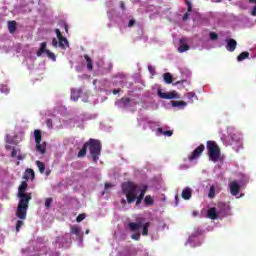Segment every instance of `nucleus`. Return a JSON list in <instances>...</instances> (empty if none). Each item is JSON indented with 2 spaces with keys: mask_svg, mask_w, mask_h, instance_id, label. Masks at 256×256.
Listing matches in <instances>:
<instances>
[{
  "mask_svg": "<svg viewBox=\"0 0 256 256\" xmlns=\"http://www.w3.org/2000/svg\"><path fill=\"white\" fill-rule=\"evenodd\" d=\"M183 83H187V80L177 81L173 85H183Z\"/></svg>",
  "mask_w": 256,
  "mask_h": 256,
  "instance_id": "43",
  "label": "nucleus"
},
{
  "mask_svg": "<svg viewBox=\"0 0 256 256\" xmlns=\"http://www.w3.org/2000/svg\"><path fill=\"white\" fill-rule=\"evenodd\" d=\"M207 217L208 219H212V221H215V219H219V213L217 212V208L212 207L208 209Z\"/></svg>",
  "mask_w": 256,
  "mask_h": 256,
  "instance_id": "13",
  "label": "nucleus"
},
{
  "mask_svg": "<svg viewBox=\"0 0 256 256\" xmlns=\"http://www.w3.org/2000/svg\"><path fill=\"white\" fill-rule=\"evenodd\" d=\"M157 133H160V135H163L165 131H163V128H157Z\"/></svg>",
  "mask_w": 256,
  "mask_h": 256,
  "instance_id": "46",
  "label": "nucleus"
},
{
  "mask_svg": "<svg viewBox=\"0 0 256 256\" xmlns=\"http://www.w3.org/2000/svg\"><path fill=\"white\" fill-rule=\"evenodd\" d=\"M5 149H6L7 151H9V150L12 149V147H11V145H6V146H5Z\"/></svg>",
  "mask_w": 256,
  "mask_h": 256,
  "instance_id": "55",
  "label": "nucleus"
},
{
  "mask_svg": "<svg viewBox=\"0 0 256 256\" xmlns=\"http://www.w3.org/2000/svg\"><path fill=\"white\" fill-rule=\"evenodd\" d=\"M153 203H155L153 197H151V195H146L144 198V205H146L147 207H151Z\"/></svg>",
  "mask_w": 256,
  "mask_h": 256,
  "instance_id": "22",
  "label": "nucleus"
},
{
  "mask_svg": "<svg viewBox=\"0 0 256 256\" xmlns=\"http://www.w3.org/2000/svg\"><path fill=\"white\" fill-rule=\"evenodd\" d=\"M121 189L123 195H125L127 199L128 205H131L136 201V205L139 206L140 203H143L145 193H147L149 186L146 184L139 185L133 181H127L122 183Z\"/></svg>",
  "mask_w": 256,
  "mask_h": 256,
  "instance_id": "1",
  "label": "nucleus"
},
{
  "mask_svg": "<svg viewBox=\"0 0 256 256\" xmlns=\"http://www.w3.org/2000/svg\"><path fill=\"white\" fill-rule=\"evenodd\" d=\"M46 125L49 129H53V120L51 118H48L46 120Z\"/></svg>",
  "mask_w": 256,
  "mask_h": 256,
  "instance_id": "36",
  "label": "nucleus"
},
{
  "mask_svg": "<svg viewBox=\"0 0 256 256\" xmlns=\"http://www.w3.org/2000/svg\"><path fill=\"white\" fill-rule=\"evenodd\" d=\"M87 142L83 145L82 149L78 152V157H85V155H87Z\"/></svg>",
  "mask_w": 256,
  "mask_h": 256,
  "instance_id": "25",
  "label": "nucleus"
},
{
  "mask_svg": "<svg viewBox=\"0 0 256 256\" xmlns=\"http://www.w3.org/2000/svg\"><path fill=\"white\" fill-rule=\"evenodd\" d=\"M148 71L150 73H153L155 71V68H153V66H148Z\"/></svg>",
  "mask_w": 256,
  "mask_h": 256,
  "instance_id": "47",
  "label": "nucleus"
},
{
  "mask_svg": "<svg viewBox=\"0 0 256 256\" xmlns=\"http://www.w3.org/2000/svg\"><path fill=\"white\" fill-rule=\"evenodd\" d=\"M86 235H89V230H86Z\"/></svg>",
  "mask_w": 256,
  "mask_h": 256,
  "instance_id": "62",
  "label": "nucleus"
},
{
  "mask_svg": "<svg viewBox=\"0 0 256 256\" xmlns=\"http://www.w3.org/2000/svg\"><path fill=\"white\" fill-rule=\"evenodd\" d=\"M85 217H87V215L85 214H79L76 218L77 223H81V221H83L85 219Z\"/></svg>",
  "mask_w": 256,
  "mask_h": 256,
  "instance_id": "35",
  "label": "nucleus"
},
{
  "mask_svg": "<svg viewBox=\"0 0 256 256\" xmlns=\"http://www.w3.org/2000/svg\"><path fill=\"white\" fill-rule=\"evenodd\" d=\"M131 237L132 239H134V241H139V239H141V234L140 233L133 234Z\"/></svg>",
  "mask_w": 256,
  "mask_h": 256,
  "instance_id": "38",
  "label": "nucleus"
},
{
  "mask_svg": "<svg viewBox=\"0 0 256 256\" xmlns=\"http://www.w3.org/2000/svg\"><path fill=\"white\" fill-rule=\"evenodd\" d=\"M158 96L160 97V99H177V93L175 92L165 93L161 90H158Z\"/></svg>",
  "mask_w": 256,
  "mask_h": 256,
  "instance_id": "11",
  "label": "nucleus"
},
{
  "mask_svg": "<svg viewBox=\"0 0 256 256\" xmlns=\"http://www.w3.org/2000/svg\"><path fill=\"white\" fill-rule=\"evenodd\" d=\"M183 21H187V19H189V13L186 12L184 15H183Z\"/></svg>",
  "mask_w": 256,
  "mask_h": 256,
  "instance_id": "44",
  "label": "nucleus"
},
{
  "mask_svg": "<svg viewBox=\"0 0 256 256\" xmlns=\"http://www.w3.org/2000/svg\"><path fill=\"white\" fill-rule=\"evenodd\" d=\"M163 135H165L166 137H171L173 135V130L164 131Z\"/></svg>",
  "mask_w": 256,
  "mask_h": 256,
  "instance_id": "39",
  "label": "nucleus"
},
{
  "mask_svg": "<svg viewBox=\"0 0 256 256\" xmlns=\"http://www.w3.org/2000/svg\"><path fill=\"white\" fill-rule=\"evenodd\" d=\"M25 157H27V154H20L17 156L18 161H23V159H25Z\"/></svg>",
  "mask_w": 256,
  "mask_h": 256,
  "instance_id": "40",
  "label": "nucleus"
},
{
  "mask_svg": "<svg viewBox=\"0 0 256 256\" xmlns=\"http://www.w3.org/2000/svg\"><path fill=\"white\" fill-rule=\"evenodd\" d=\"M251 15H253V17H256V6L253 8Z\"/></svg>",
  "mask_w": 256,
  "mask_h": 256,
  "instance_id": "48",
  "label": "nucleus"
},
{
  "mask_svg": "<svg viewBox=\"0 0 256 256\" xmlns=\"http://www.w3.org/2000/svg\"><path fill=\"white\" fill-rule=\"evenodd\" d=\"M35 143H41L43 136L41 130H34Z\"/></svg>",
  "mask_w": 256,
  "mask_h": 256,
  "instance_id": "21",
  "label": "nucleus"
},
{
  "mask_svg": "<svg viewBox=\"0 0 256 256\" xmlns=\"http://www.w3.org/2000/svg\"><path fill=\"white\" fill-rule=\"evenodd\" d=\"M52 45H53V47H58L59 41H57V38H54V39L52 40Z\"/></svg>",
  "mask_w": 256,
  "mask_h": 256,
  "instance_id": "41",
  "label": "nucleus"
},
{
  "mask_svg": "<svg viewBox=\"0 0 256 256\" xmlns=\"http://www.w3.org/2000/svg\"><path fill=\"white\" fill-rule=\"evenodd\" d=\"M197 235H201V232L198 231V232H196V234H192L191 237H197Z\"/></svg>",
  "mask_w": 256,
  "mask_h": 256,
  "instance_id": "54",
  "label": "nucleus"
},
{
  "mask_svg": "<svg viewBox=\"0 0 256 256\" xmlns=\"http://www.w3.org/2000/svg\"><path fill=\"white\" fill-rule=\"evenodd\" d=\"M121 205H127V198H126V200L125 199L121 200Z\"/></svg>",
  "mask_w": 256,
  "mask_h": 256,
  "instance_id": "51",
  "label": "nucleus"
},
{
  "mask_svg": "<svg viewBox=\"0 0 256 256\" xmlns=\"http://www.w3.org/2000/svg\"><path fill=\"white\" fill-rule=\"evenodd\" d=\"M172 107H187V102L183 100L172 101Z\"/></svg>",
  "mask_w": 256,
  "mask_h": 256,
  "instance_id": "23",
  "label": "nucleus"
},
{
  "mask_svg": "<svg viewBox=\"0 0 256 256\" xmlns=\"http://www.w3.org/2000/svg\"><path fill=\"white\" fill-rule=\"evenodd\" d=\"M179 43H180V46L178 47L179 53H185V51H189L190 47H189V44H187L186 38H180Z\"/></svg>",
  "mask_w": 256,
  "mask_h": 256,
  "instance_id": "10",
  "label": "nucleus"
},
{
  "mask_svg": "<svg viewBox=\"0 0 256 256\" xmlns=\"http://www.w3.org/2000/svg\"><path fill=\"white\" fill-rule=\"evenodd\" d=\"M210 39H211V41H215V40L219 39V35H217V33H215V32H210Z\"/></svg>",
  "mask_w": 256,
  "mask_h": 256,
  "instance_id": "34",
  "label": "nucleus"
},
{
  "mask_svg": "<svg viewBox=\"0 0 256 256\" xmlns=\"http://www.w3.org/2000/svg\"><path fill=\"white\" fill-rule=\"evenodd\" d=\"M216 3H221V0H215Z\"/></svg>",
  "mask_w": 256,
  "mask_h": 256,
  "instance_id": "60",
  "label": "nucleus"
},
{
  "mask_svg": "<svg viewBox=\"0 0 256 256\" xmlns=\"http://www.w3.org/2000/svg\"><path fill=\"white\" fill-rule=\"evenodd\" d=\"M245 59H249V52H242L237 56V61H245Z\"/></svg>",
  "mask_w": 256,
  "mask_h": 256,
  "instance_id": "24",
  "label": "nucleus"
},
{
  "mask_svg": "<svg viewBox=\"0 0 256 256\" xmlns=\"http://www.w3.org/2000/svg\"><path fill=\"white\" fill-rule=\"evenodd\" d=\"M55 33L57 35V39H58V45L61 49H67V47H69V41H67V38H65L63 36V34L61 33V30H59V28L55 29Z\"/></svg>",
  "mask_w": 256,
  "mask_h": 256,
  "instance_id": "6",
  "label": "nucleus"
},
{
  "mask_svg": "<svg viewBox=\"0 0 256 256\" xmlns=\"http://www.w3.org/2000/svg\"><path fill=\"white\" fill-rule=\"evenodd\" d=\"M206 148L210 161L217 163L219 157H221V149L219 148V145H217V142L213 140L207 141Z\"/></svg>",
  "mask_w": 256,
  "mask_h": 256,
  "instance_id": "4",
  "label": "nucleus"
},
{
  "mask_svg": "<svg viewBox=\"0 0 256 256\" xmlns=\"http://www.w3.org/2000/svg\"><path fill=\"white\" fill-rule=\"evenodd\" d=\"M51 203H53V198H46L45 200L46 209H51Z\"/></svg>",
  "mask_w": 256,
  "mask_h": 256,
  "instance_id": "32",
  "label": "nucleus"
},
{
  "mask_svg": "<svg viewBox=\"0 0 256 256\" xmlns=\"http://www.w3.org/2000/svg\"><path fill=\"white\" fill-rule=\"evenodd\" d=\"M193 215H194V216L197 215V212H193Z\"/></svg>",
  "mask_w": 256,
  "mask_h": 256,
  "instance_id": "63",
  "label": "nucleus"
},
{
  "mask_svg": "<svg viewBox=\"0 0 256 256\" xmlns=\"http://www.w3.org/2000/svg\"><path fill=\"white\" fill-rule=\"evenodd\" d=\"M133 25H135V20H130L128 22V27H133Z\"/></svg>",
  "mask_w": 256,
  "mask_h": 256,
  "instance_id": "45",
  "label": "nucleus"
},
{
  "mask_svg": "<svg viewBox=\"0 0 256 256\" xmlns=\"http://www.w3.org/2000/svg\"><path fill=\"white\" fill-rule=\"evenodd\" d=\"M86 146L90 151V155L94 163H97V161H99V157L101 156V149H102L101 141H99L98 139L90 138L86 142Z\"/></svg>",
  "mask_w": 256,
  "mask_h": 256,
  "instance_id": "3",
  "label": "nucleus"
},
{
  "mask_svg": "<svg viewBox=\"0 0 256 256\" xmlns=\"http://www.w3.org/2000/svg\"><path fill=\"white\" fill-rule=\"evenodd\" d=\"M64 29L65 31H69V27L67 26V24L64 25Z\"/></svg>",
  "mask_w": 256,
  "mask_h": 256,
  "instance_id": "57",
  "label": "nucleus"
},
{
  "mask_svg": "<svg viewBox=\"0 0 256 256\" xmlns=\"http://www.w3.org/2000/svg\"><path fill=\"white\" fill-rule=\"evenodd\" d=\"M203 151H205V145L200 144L189 156V161H195V159H199Z\"/></svg>",
  "mask_w": 256,
  "mask_h": 256,
  "instance_id": "7",
  "label": "nucleus"
},
{
  "mask_svg": "<svg viewBox=\"0 0 256 256\" xmlns=\"http://www.w3.org/2000/svg\"><path fill=\"white\" fill-rule=\"evenodd\" d=\"M70 231H71L72 235H76L77 237H79V235L81 233V229H79V227H77V226H71Z\"/></svg>",
  "mask_w": 256,
  "mask_h": 256,
  "instance_id": "26",
  "label": "nucleus"
},
{
  "mask_svg": "<svg viewBox=\"0 0 256 256\" xmlns=\"http://www.w3.org/2000/svg\"><path fill=\"white\" fill-rule=\"evenodd\" d=\"M16 165H20V162L16 163Z\"/></svg>",
  "mask_w": 256,
  "mask_h": 256,
  "instance_id": "64",
  "label": "nucleus"
},
{
  "mask_svg": "<svg viewBox=\"0 0 256 256\" xmlns=\"http://www.w3.org/2000/svg\"><path fill=\"white\" fill-rule=\"evenodd\" d=\"M71 99H72L73 101H77V100L79 99V97H75V95H72V96H71Z\"/></svg>",
  "mask_w": 256,
  "mask_h": 256,
  "instance_id": "53",
  "label": "nucleus"
},
{
  "mask_svg": "<svg viewBox=\"0 0 256 256\" xmlns=\"http://www.w3.org/2000/svg\"><path fill=\"white\" fill-rule=\"evenodd\" d=\"M111 187H113V184L105 183V191H107V189H111Z\"/></svg>",
  "mask_w": 256,
  "mask_h": 256,
  "instance_id": "42",
  "label": "nucleus"
},
{
  "mask_svg": "<svg viewBox=\"0 0 256 256\" xmlns=\"http://www.w3.org/2000/svg\"><path fill=\"white\" fill-rule=\"evenodd\" d=\"M2 93H9V89L5 88L4 90L2 89Z\"/></svg>",
  "mask_w": 256,
  "mask_h": 256,
  "instance_id": "56",
  "label": "nucleus"
},
{
  "mask_svg": "<svg viewBox=\"0 0 256 256\" xmlns=\"http://www.w3.org/2000/svg\"><path fill=\"white\" fill-rule=\"evenodd\" d=\"M120 7H121V9H123V11H125V3L124 2H121Z\"/></svg>",
  "mask_w": 256,
  "mask_h": 256,
  "instance_id": "52",
  "label": "nucleus"
},
{
  "mask_svg": "<svg viewBox=\"0 0 256 256\" xmlns=\"http://www.w3.org/2000/svg\"><path fill=\"white\" fill-rule=\"evenodd\" d=\"M36 165H37L40 173H45V164L43 162L37 160Z\"/></svg>",
  "mask_w": 256,
  "mask_h": 256,
  "instance_id": "28",
  "label": "nucleus"
},
{
  "mask_svg": "<svg viewBox=\"0 0 256 256\" xmlns=\"http://www.w3.org/2000/svg\"><path fill=\"white\" fill-rule=\"evenodd\" d=\"M122 101H124V103H130V102H131V99L125 98V99H122Z\"/></svg>",
  "mask_w": 256,
  "mask_h": 256,
  "instance_id": "50",
  "label": "nucleus"
},
{
  "mask_svg": "<svg viewBox=\"0 0 256 256\" xmlns=\"http://www.w3.org/2000/svg\"><path fill=\"white\" fill-rule=\"evenodd\" d=\"M175 199H176V203L179 201V196H175Z\"/></svg>",
  "mask_w": 256,
  "mask_h": 256,
  "instance_id": "59",
  "label": "nucleus"
},
{
  "mask_svg": "<svg viewBox=\"0 0 256 256\" xmlns=\"http://www.w3.org/2000/svg\"><path fill=\"white\" fill-rule=\"evenodd\" d=\"M226 43H227L226 49L230 53H233V51H235V49H237V40H235L233 38H229V39H226Z\"/></svg>",
  "mask_w": 256,
  "mask_h": 256,
  "instance_id": "8",
  "label": "nucleus"
},
{
  "mask_svg": "<svg viewBox=\"0 0 256 256\" xmlns=\"http://www.w3.org/2000/svg\"><path fill=\"white\" fill-rule=\"evenodd\" d=\"M43 53H45L47 55L48 59H51L52 61H57V57L55 56V53L47 50V42H42L40 44V48L38 49L36 55H37V57H41V55H43Z\"/></svg>",
  "mask_w": 256,
  "mask_h": 256,
  "instance_id": "5",
  "label": "nucleus"
},
{
  "mask_svg": "<svg viewBox=\"0 0 256 256\" xmlns=\"http://www.w3.org/2000/svg\"><path fill=\"white\" fill-rule=\"evenodd\" d=\"M119 91H121V89H114V90L112 91V93H113V95H117V93H119Z\"/></svg>",
  "mask_w": 256,
  "mask_h": 256,
  "instance_id": "49",
  "label": "nucleus"
},
{
  "mask_svg": "<svg viewBox=\"0 0 256 256\" xmlns=\"http://www.w3.org/2000/svg\"><path fill=\"white\" fill-rule=\"evenodd\" d=\"M186 5L188 7V13H191V11H193V6L189 0L186 1Z\"/></svg>",
  "mask_w": 256,
  "mask_h": 256,
  "instance_id": "37",
  "label": "nucleus"
},
{
  "mask_svg": "<svg viewBox=\"0 0 256 256\" xmlns=\"http://www.w3.org/2000/svg\"><path fill=\"white\" fill-rule=\"evenodd\" d=\"M22 225H25L23 220H18L17 223H16V233H19V231H21V226Z\"/></svg>",
  "mask_w": 256,
  "mask_h": 256,
  "instance_id": "30",
  "label": "nucleus"
},
{
  "mask_svg": "<svg viewBox=\"0 0 256 256\" xmlns=\"http://www.w3.org/2000/svg\"><path fill=\"white\" fill-rule=\"evenodd\" d=\"M231 145L233 146V149L236 150L237 153H239V151L243 149V141H241V139L235 140V136H232Z\"/></svg>",
  "mask_w": 256,
  "mask_h": 256,
  "instance_id": "12",
  "label": "nucleus"
},
{
  "mask_svg": "<svg viewBox=\"0 0 256 256\" xmlns=\"http://www.w3.org/2000/svg\"><path fill=\"white\" fill-rule=\"evenodd\" d=\"M186 97L188 99H190V101H193V99H195V97H197V95H195V92H188Z\"/></svg>",
  "mask_w": 256,
  "mask_h": 256,
  "instance_id": "33",
  "label": "nucleus"
},
{
  "mask_svg": "<svg viewBox=\"0 0 256 256\" xmlns=\"http://www.w3.org/2000/svg\"><path fill=\"white\" fill-rule=\"evenodd\" d=\"M142 235L147 236L149 235V222L142 224Z\"/></svg>",
  "mask_w": 256,
  "mask_h": 256,
  "instance_id": "27",
  "label": "nucleus"
},
{
  "mask_svg": "<svg viewBox=\"0 0 256 256\" xmlns=\"http://www.w3.org/2000/svg\"><path fill=\"white\" fill-rule=\"evenodd\" d=\"M241 191V186L237 181H232L230 182V193L233 196L239 195V192Z\"/></svg>",
  "mask_w": 256,
  "mask_h": 256,
  "instance_id": "9",
  "label": "nucleus"
},
{
  "mask_svg": "<svg viewBox=\"0 0 256 256\" xmlns=\"http://www.w3.org/2000/svg\"><path fill=\"white\" fill-rule=\"evenodd\" d=\"M36 151H38V153H41L42 155H44L45 151H47V143H45V142L36 143Z\"/></svg>",
  "mask_w": 256,
  "mask_h": 256,
  "instance_id": "16",
  "label": "nucleus"
},
{
  "mask_svg": "<svg viewBox=\"0 0 256 256\" xmlns=\"http://www.w3.org/2000/svg\"><path fill=\"white\" fill-rule=\"evenodd\" d=\"M8 31L11 34L15 33V31H17V22L15 20L8 21Z\"/></svg>",
  "mask_w": 256,
  "mask_h": 256,
  "instance_id": "18",
  "label": "nucleus"
},
{
  "mask_svg": "<svg viewBox=\"0 0 256 256\" xmlns=\"http://www.w3.org/2000/svg\"><path fill=\"white\" fill-rule=\"evenodd\" d=\"M119 77H120V79H123L125 77V75L120 74Z\"/></svg>",
  "mask_w": 256,
  "mask_h": 256,
  "instance_id": "58",
  "label": "nucleus"
},
{
  "mask_svg": "<svg viewBox=\"0 0 256 256\" xmlns=\"http://www.w3.org/2000/svg\"><path fill=\"white\" fill-rule=\"evenodd\" d=\"M128 227L130 229V231L135 232V231H139L140 227H143V223L142 222H130L128 224Z\"/></svg>",
  "mask_w": 256,
  "mask_h": 256,
  "instance_id": "15",
  "label": "nucleus"
},
{
  "mask_svg": "<svg viewBox=\"0 0 256 256\" xmlns=\"http://www.w3.org/2000/svg\"><path fill=\"white\" fill-rule=\"evenodd\" d=\"M25 175H24V179H26V181H28V179L31 178V180L33 181V179H35V171H33V169L28 168L25 171Z\"/></svg>",
  "mask_w": 256,
  "mask_h": 256,
  "instance_id": "17",
  "label": "nucleus"
},
{
  "mask_svg": "<svg viewBox=\"0 0 256 256\" xmlns=\"http://www.w3.org/2000/svg\"><path fill=\"white\" fill-rule=\"evenodd\" d=\"M163 79L168 85H171V83H173V76L169 72L163 74Z\"/></svg>",
  "mask_w": 256,
  "mask_h": 256,
  "instance_id": "20",
  "label": "nucleus"
},
{
  "mask_svg": "<svg viewBox=\"0 0 256 256\" xmlns=\"http://www.w3.org/2000/svg\"><path fill=\"white\" fill-rule=\"evenodd\" d=\"M19 151H21L20 148H12V152H11V157L12 159H15V157H17V153H19Z\"/></svg>",
  "mask_w": 256,
  "mask_h": 256,
  "instance_id": "31",
  "label": "nucleus"
},
{
  "mask_svg": "<svg viewBox=\"0 0 256 256\" xmlns=\"http://www.w3.org/2000/svg\"><path fill=\"white\" fill-rule=\"evenodd\" d=\"M208 197H209V199H215V186L210 187Z\"/></svg>",
  "mask_w": 256,
  "mask_h": 256,
  "instance_id": "29",
  "label": "nucleus"
},
{
  "mask_svg": "<svg viewBox=\"0 0 256 256\" xmlns=\"http://www.w3.org/2000/svg\"><path fill=\"white\" fill-rule=\"evenodd\" d=\"M28 184L26 181H23L18 187L17 197L19 199L18 207L16 210V217L22 221L27 219V211L29 209V202L33 199L31 193H25L27 191Z\"/></svg>",
  "mask_w": 256,
  "mask_h": 256,
  "instance_id": "2",
  "label": "nucleus"
},
{
  "mask_svg": "<svg viewBox=\"0 0 256 256\" xmlns=\"http://www.w3.org/2000/svg\"><path fill=\"white\" fill-rule=\"evenodd\" d=\"M110 69H113V64H110Z\"/></svg>",
  "mask_w": 256,
  "mask_h": 256,
  "instance_id": "61",
  "label": "nucleus"
},
{
  "mask_svg": "<svg viewBox=\"0 0 256 256\" xmlns=\"http://www.w3.org/2000/svg\"><path fill=\"white\" fill-rule=\"evenodd\" d=\"M193 195V190L189 187H186L182 190V199H185V201H189Z\"/></svg>",
  "mask_w": 256,
  "mask_h": 256,
  "instance_id": "14",
  "label": "nucleus"
},
{
  "mask_svg": "<svg viewBox=\"0 0 256 256\" xmlns=\"http://www.w3.org/2000/svg\"><path fill=\"white\" fill-rule=\"evenodd\" d=\"M84 59L87 63L88 71H93V60L91 59V57H89V55L85 54Z\"/></svg>",
  "mask_w": 256,
  "mask_h": 256,
  "instance_id": "19",
  "label": "nucleus"
}]
</instances>
